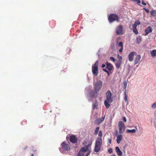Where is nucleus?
Segmentation results:
<instances>
[{"label": "nucleus", "mask_w": 156, "mask_h": 156, "mask_svg": "<svg viewBox=\"0 0 156 156\" xmlns=\"http://www.w3.org/2000/svg\"><path fill=\"white\" fill-rule=\"evenodd\" d=\"M120 37H118L117 39H116V43L117 44L118 43V41L120 39Z\"/></svg>", "instance_id": "79ce46f5"}, {"label": "nucleus", "mask_w": 156, "mask_h": 156, "mask_svg": "<svg viewBox=\"0 0 156 156\" xmlns=\"http://www.w3.org/2000/svg\"><path fill=\"white\" fill-rule=\"evenodd\" d=\"M122 61H117L115 63L116 67L117 69H119L121 65Z\"/></svg>", "instance_id": "a211bd4d"}, {"label": "nucleus", "mask_w": 156, "mask_h": 156, "mask_svg": "<svg viewBox=\"0 0 156 156\" xmlns=\"http://www.w3.org/2000/svg\"><path fill=\"white\" fill-rule=\"evenodd\" d=\"M123 47H121V48L119 49V51L121 53L122 51Z\"/></svg>", "instance_id": "4c0bfd02"}, {"label": "nucleus", "mask_w": 156, "mask_h": 156, "mask_svg": "<svg viewBox=\"0 0 156 156\" xmlns=\"http://www.w3.org/2000/svg\"><path fill=\"white\" fill-rule=\"evenodd\" d=\"M152 29L151 27H148L145 31V35L146 36L149 33H151L152 32Z\"/></svg>", "instance_id": "4468645a"}, {"label": "nucleus", "mask_w": 156, "mask_h": 156, "mask_svg": "<svg viewBox=\"0 0 156 156\" xmlns=\"http://www.w3.org/2000/svg\"><path fill=\"white\" fill-rule=\"evenodd\" d=\"M111 156H116L115 154H112L111 155Z\"/></svg>", "instance_id": "09e8293b"}, {"label": "nucleus", "mask_w": 156, "mask_h": 156, "mask_svg": "<svg viewBox=\"0 0 156 156\" xmlns=\"http://www.w3.org/2000/svg\"><path fill=\"white\" fill-rule=\"evenodd\" d=\"M108 19L110 23L115 21H116L117 22L119 21V18L118 15L114 14H112L110 15L108 17Z\"/></svg>", "instance_id": "423d86ee"}, {"label": "nucleus", "mask_w": 156, "mask_h": 156, "mask_svg": "<svg viewBox=\"0 0 156 156\" xmlns=\"http://www.w3.org/2000/svg\"><path fill=\"white\" fill-rule=\"evenodd\" d=\"M102 144V140L101 138H98L97 139L95 143L94 151L95 152H98L100 151Z\"/></svg>", "instance_id": "7ed1b4c3"}, {"label": "nucleus", "mask_w": 156, "mask_h": 156, "mask_svg": "<svg viewBox=\"0 0 156 156\" xmlns=\"http://www.w3.org/2000/svg\"><path fill=\"white\" fill-rule=\"evenodd\" d=\"M118 58L119 59V61H122V57L121 56H120L119 55H117Z\"/></svg>", "instance_id": "c85d7f7f"}, {"label": "nucleus", "mask_w": 156, "mask_h": 156, "mask_svg": "<svg viewBox=\"0 0 156 156\" xmlns=\"http://www.w3.org/2000/svg\"><path fill=\"white\" fill-rule=\"evenodd\" d=\"M141 59V56L140 55H137L134 59V64H137L140 61Z\"/></svg>", "instance_id": "2eb2a0df"}, {"label": "nucleus", "mask_w": 156, "mask_h": 156, "mask_svg": "<svg viewBox=\"0 0 156 156\" xmlns=\"http://www.w3.org/2000/svg\"><path fill=\"white\" fill-rule=\"evenodd\" d=\"M105 118V115L104 117L100 118L97 119L94 122V124H99L102 122L104 120Z\"/></svg>", "instance_id": "f8f14e48"}, {"label": "nucleus", "mask_w": 156, "mask_h": 156, "mask_svg": "<svg viewBox=\"0 0 156 156\" xmlns=\"http://www.w3.org/2000/svg\"><path fill=\"white\" fill-rule=\"evenodd\" d=\"M142 4L144 5H146V3L144 2V1L143 0L142 1Z\"/></svg>", "instance_id": "a19ab883"}, {"label": "nucleus", "mask_w": 156, "mask_h": 156, "mask_svg": "<svg viewBox=\"0 0 156 156\" xmlns=\"http://www.w3.org/2000/svg\"><path fill=\"white\" fill-rule=\"evenodd\" d=\"M85 142H84L83 143V145H84L85 144Z\"/></svg>", "instance_id": "de8ad7c7"}, {"label": "nucleus", "mask_w": 156, "mask_h": 156, "mask_svg": "<svg viewBox=\"0 0 156 156\" xmlns=\"http://www.w3.org/2000/svg\"><path fill=\"white\" fill-rule=\"evenodd\" d=\"M98 62L97 61L95 64L93 65L92 67V70L93 74L95 76H97L98 70Z\"/></svg>", "instance_id": "39448f33"}, {"label": "nucleus", "mask_w": 156, "mask_h": 156, "mask_svg": "<svg viewBox=\"0 0 156 156\" xmlns=\"http://www.w3.org/2000/svg\"><path fill=\"white\" fill-rule=\"evenodd\" d=\"M98 135L100 137V138H101V137L102 136V131L101 130H100L99 131V133Z\"/></svg>", "instance_id": "c756f323"}, {"label": "nucleus", "mask_w": 156, "mask_h": 156, "mask_svg": "<svg viewBox=\"0 0 156 156\" xmlns=\"http://www.w3.org/2000/svg\"><path fill=\"white\" fill-rule=\"evenodd\" d=\"M109 142H110V143H111V140L110 141H109Z\"/></svg>", "instance_id": "3c124183"}, {"label": "nucleus", "mask_w": 156, "mask_h": 156, "mask_svg": "<svg viewBox=\"0 0 156 156\" xmlns=\"http://www.w3.org/2000/svg\"><path fill=\"white\" fill-rule=\"evenodd\" d=\"M112 148H110L108 150V152L109 153H112Z\"/></svg>", "instance_id": "f704fd0d"}, {"label": "nucleus", "mask_w": 156, "mask_h": 156, "mask_svg": "<svg viewBox=\"0 0 156 156\" xmlns=\"http://www.w3.org/2000/svg\"><path fill=\"white\" fill-rule=\"evenodd\" d=\"M110 59L111 60H112L113 62H115V59L113 57H110Z\"/></svg>", "instance_id": "e433bc0d"}, {"label": "nucleus", "mask_w": 156, "mask_h": 156, "mask_svg": "<svg viewBox=\"0 0 156 156\" xmlns=\"http://www.w3.org/2000/svg\"><path fill=\"white\" fill-rule=\"evenodd\" d=\"M140 24V22L139 20H136L133 25V27H136L138 25Z\"/></svg>", "instance_id": "412c9836"}, {"label": "nucleus", "mask_w": 156, "mask_h": 156, "mask_svg": "<svg viewBox=\"0 0 156 156\" xmlns=\"http://www.w3.org/2000/svg\"><path fill=\"white\" fill-rule=\"evenodd\" d=\"M31 156H34V154H32Z\"/></svg>", "instance_id": "8fccbe9b"}, {"label": "nucleus", "mask_w": 156, "mask_h": 156, "mask_svg": "<svg viewBox=\"0 0 156 156\" xmlns=\"http://www.w3.org/2000/svg\"><path fill=\"white\" fill-rule=\"evenodd\" d=\"M107 66L106 68L109 71H111L113 69V66L110 63H108V62H106L105 63Z\"/></svg>", "instance_id": "ddd939ff"}, {"label": "nucleus", "mask_w": 156, "mask_h": 156, "mask_svg": "<svg viewBox=\"0 0 156 156\" xmlns=\"http://www.w3.org/2000/svg\"><path fill=\"white\" fill-rule=\"evenodd\" d=\"M143 9L146 11V12H149V10L148 9H147L145 8H144Z\"/></svg>", "instance_id": "58836bf2"}, {"label": "nucleus", "mask_w": 156, "mask_h": 156, "mask_svg": "<svg viewBox=\"0 0 156 156\" xmlns=\"http://www.w3.org/2000/svg\"><path fill=\"white\" fill-rule=\"evenodd\" d=\"M126 131L127 133L132 134L134 133H136V130L135 129H132L131 130L127 129Z\"/></svg>", "instance_id": "6ab92c4d"}, {"label": "nucleus", "mask_w": 156, "mask_h": 156, "mask_svg": "<svg viewBox=\"0 0 156 156\" xmlns=\"http://www.w3.org/2000/svg\"><path fill=\"white\" fill-rule=\"evenodd\" d=\"M70 141L73 143L75 144L77 142V138L74 135H72L70 137Z\"/></svg>", "instance_id": "9b49d317"}, {"label": "nucleus", "mask_w": 156, "mask_h": 156, "mask_svg": "<svg viewBox=\"0 0 156 156\" xmlns=\"http://www.w3.org/2000/svg\"><path fill=\"white\" fill-rule=\"evenodd\" d=\"M125 98H124V100L126 101H127V95L126 94V93L125 92Z\"/></svg>", "instance_id": "72a5a7b5"}, {"label": "nucleus", "mask_w": 156, "mask_h": 156, "mask_svg": "<svg viewBox=\"0 0 156 156\" xmlns=\"http://www.w3.org/2000/svg\"><path fill=\"white\" fill-rule=\"evenodd\" d=\"M132 1L136 2V3L139 5H140L139 4L140 3V0H132Z\"/></svg>", "instance_id": "7c9ffc66"}, {"label": "nucleus", "mask_w": 156, "mask_h": 156, "mask_svg": "<svg viewBox=\"0 0 156 156\" xmlns=\"http://www.w3.org/2000/svg\"><path fill=\"white\" fill-rule=\"evenodd\" d=\"M112 96L111 91L109 90H108L106 93V99L104 101L105 105L107 108H108L110 107L109 103H111L112 101Z\"/></svg>", "instance_id": "f03ea898"}, {"label": "nucleus", "mask_w": 156, "mask_h": 156, "mask_svg": "<svg viewBox=\"0 0 156 156\" xmlns=\"http://www.w3.org/2000/svg\"><path fill=\"white\" fill-rule=\"evenodd\" d=\"M92 143L90 142L88 145H85L84 147H82L80 150H81L84 153L87 152V154L85 156H88L89 155L91 152L90 148Z\"/></svg>", "instance_id": "20e7f679"}, {"label": "nucleus", "mask_w": 156, "mask_h": 156, "mask_svg": "<svg viewBox=\"0 0 156 156\" xmlns=\"http://www.w3.org/2000/svg\"><path fill=\"white\" fill-rule=\"evenodd\" d=\"M123 30L122 26L120 25L117 27L116 30V33L117 35H120L122 34Z\"/></svg>", "instance_id": "1a4fd4ad"}, {"label": "nucleus", "mask_w": 156, "mask_h": 156, "mask_svg": "<svg viewBox=\"0 0 156 156\" xmlns=\"http://www.w3.org/2000/svg\"><path fill=\"white\" fill-rule=\"evenodd\" d=\"M118 46H120L121 47H123V44L122 42H120Z\"/></svg>", "instance_id": "473e14b6"}, {"label": "nucleus", "mask_w": 156, "mask_h": 156, "mask_svg": "<svg viewBox=\"0 0 156 156\" xmlns=\"http://www.w3.org/2000/svg\"><path fill=\"white\" fill-rule=\"evenodd\" d=\"M99 128H100L99 127H97L96 128V129H95V132L94 133V135H97L98 134V131H99Z\"/></svg>", "instance_id": "bb28decb"}, {"label": "nucleus", "mask_w": 156, "mask_h": 156, "mask_svg": "<svg viewBox=\"0 0 156 156\" xmlns=\"http://www.w3.org/2000/svg\"><path fill=\"white\" fill-rule=\"evenodd\" d=\"M123 83L124 85V88L126 89L127 86V83L126 81H125V82H124Z\"/></svg>", "instance_id": "c9c22d12"}, {"label": "nucleus", "mask_w": 156, "mask_h": 156, "mask_svg": "<svg viewBox=\"0 0 156 156\" xmlns=\"http://www.w3.org/2000/svg\"><path fill=\"white\" fill-rule=\"evenodd\" d=\"M136 54V52L135 51H132L129 53L128 55V59L129 61L132 62L133 61L134 56Z\"/></svg>", "instance_id": "9d476101"}, {"label": "nucleus", "mask_w": 156, "mask_h": 156, "mask_svg": "<svg viewBox=\"0 0 156 156\" xmlns=\"http://www.w3.org/2000/svg\"><path fill=\"white\" fill-rule=\"evenodd\" d=\"M151 56L153 57H156V50H153L150 52Z\"/></svg>", "instance_id": "4be33fe9"}, {"label": "nucleus", "mask_w": 156, "mask_h": 156, "mask_svg": "<svg viewBox=\"0 0 156 156\" xmlns=\"http://www.w3.org/2000/svg\"><path fill=\"white\" fill-rule=\"evenodd\" d=\"M94 91H91L90 93V95L91 97L97 96V94L101 90L102 85V82L100 80L97 81L95 83H94Z\"/></svg>", "instance_id": "f257e3e1"}, {"label": "nucleus", "mask_w": 156, "mask_h": 156, "mask_svg": "<svg viewBox=\"0 0 156 156\" xmlns=\"http://www.w3.org/2000/svg\"><path fill=\"white\" fill-rule=\"evenodd\" d=\"M27 146H26L24 148V149H24V150H25L26 148H27Z\"/></svg>", "instance_id": "a18cd8bd"}, {"label": "nucleus", "mask_w": 156, "mask_h": 156, "mask_svg": "<svg viewBox=\"0 0 156 156\" xmlns=\"http://www.w3.org/2000/svg\"><path fill=\"white\" fill-rule=\"evenodd\" d=\"M61 148L63 151H68L70 150V146L65 142H62L61 146Z\"/></svg>", "instance_id": "6e6552de"}, {"label": "nucleus", "mask_w": 156, "mask_h": 156, "mask_svg": "<svg viewBox=\"0 0 156 156\" xmlns=\"http://www.w3.org/2000/svg\"><path fill=\"white\" fill-rule=\"evenodd\" d=\"M118 129H119V133H122L124 132L125 127L124 123L122 121H120L119 122Z\"/></svg>", "instance_id": "0eeeda50"}, {"label": "nucleus", "mask_w": 156, "mask_h": 156, "mask_svg": "<svg viewBox=\"0 0 156 156\" xmlns=\"http://www.w3.org/2000/svg\"><path fill=\"white\" fill-rule=\"evenodd\" d=\"M84 155V153L81 150H80L76 156H83Z\"/></svg>", "instance_id": "393cba45"}, {"label": "nucleus", "mask_w": 156, "mask_h": 156, "mask_svg": "<svg viewBox=\"0 0 156 156\" xmlns=\"http://www.w3.org/2000/svg\"><path fill=\"white\" fill-rule=\"evenodd\" d=\"M141 41V37L140 36H138L136 38V42L137 44H139L140 43Z\"/></svg>", "instance_id": "5701e85b"}, {"label": "nucleus", "mask_w": 156, "mask_h": 156, "mask_svg": "<svg viewBox=\"0 0 156 156\" xmlns=\"http://www.w3.org/2000/svg\"><path fill=\"white\" fill-rule=\"evenodd\" d=\"M27 123V121L26 120H23L21 122V124L23 125H25Z\"/></svg>", "instance_id": "cd10ccee"}, {"label": "nucleus", "mask_w": 156, "mask_h": 156, "mask_svg": "<svg viewBox=\"0 0 156 156\" xmlns=\"http://www.w3.org/2000/svg\"><path fill=\"white\" fill-rule=\"evenodd\" d=\"M107 74H108V76H109V75H110V74H109V73L108 72H108H107Z\"/></svg>", "instance_id": "49530a36"}, {"label": "nucleus", "mask_w": 156, "mask_h": 156, "mask_svg": "<svg viewBox=\"0 0 156 156\" xmlns=\"http://www.w3.org/2000/svg\"><path fill=\"white\" fill-rule=\"evenodd\" d=\"M151 17L156 16V10H154L151 11L150 12Z\"/></svg>", "instance_id": "aec40b11"}, {"label": "nucleus", "mask_w": 156, "mask_h": 156, "mask_svg": "<svg viewBox=\"0 0 156 156\" xmlns=\"http://www.w3.org/2000/svg\"><path fill=\"white\" fill-rule=\"evenodd\" d=\"M123 139L122 135H118L117 136L116 141L118 144H119L120 143L121 141Z\"/></svg>", "instance_id": "dca6fc26"}, {"label": "nucleus", "mask_w": 156, "mask_h": 156, "mask_svg": "<svg viewBox=\"0 0 156 156\" xmlns=\"http://www.w3.org/2000/svg\"><path fill=\"white\" fill-rule=\"evenodd\" d=\"M115 151L119 156H121L122 155V152L120 150L119 147H115Z\"/></svg>", "instance_id": "f3484780"}, {"label": "nucleus", "mask_w": 156, "mask_h": 156, "mask_svg": "<svg viewBox=\"0 0 156 156\" xmlns=\"http://www.w3.org/2000/svg\"><path fill=\"white\" fill-rule=\"evenodd\" d=\"M105 66V65L104 64H103L101 66V67L103 68H104Z\"/></svg>", "instance_id": "c03bdc74"}, {"label": "nucleus", "mask_w": 156, "mask_h": 156, "mask_svg": "<svg viewBox=\"0 0 156 156\" xmlns=\"http://www.w3.org/2000/svg\"><path fill=\"white\" fill-rule=\"evenodd\" d=\"M133 32L136 34H137L138 32L136 29V27H133Z\"/></svg>", "instance_id": "b1692460"}, {"label": "nucleus", "mask_w": 156, "mask_h": 156, "mask_svg": "<svg viewBox=\"0 0 156 156\" xmlns=\"http://www.w3.org/2000/svg\"><path fill=\"white\" fill-rule=\"evenodd\" d=\"M98 105V103L97 101H95L94 103L93 104L92 107L93 109H95L97 108Z\"/></svg>", "instance_id": "a878e982"}, {"label": "nucleus", "mask_w": 156, "mask_h": 156, "mask_svg": "<svg viewBox=\"0 0 156 156\" xmlns=\"http://www.w3.org/2000/svg\"><path fill=\"white\" fill-rule=\"evenodd\" d=\"M123 120L125 122H126V119L125 117H123Z\"/></svg>", "instance_id": "ea45409f"}, {"label": "nucleus", "mask_w": 156, "mask_h": 156, "mask_svg": "<svg viewBox=\"0 0 156 156\" xmlns=\"http://www.w3.org/2000/svg\"><path fill=\"white\" fill-rule=\"evenodd\" d=\"M151 107L153 108H156V101L153 104Z\"/></svg>", "instance_id": "2f4dec72"}, {"label": "nucleus", "mask_w": 156, "mask_h": 156, "mask_svg": "<svg viewBox=\"0 0 156 156\" xmlns=\"http://www.w3.org/2000/svg\"><path fill=\"white\" fill-rule=\"evenodd\" d=\"M102 70H103V71L104 72H106V73H107L108 71H107V69H106H106H103Z\"/></svg>", "instance_id": "37998d69"}]
</instances>
